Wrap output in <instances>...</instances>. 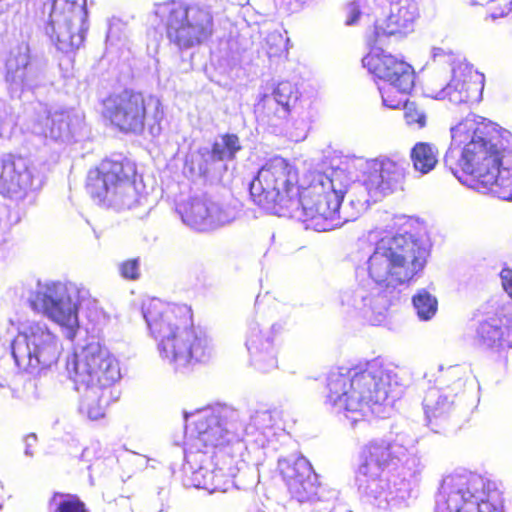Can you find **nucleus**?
<instances>
[{
  "instance_id": "nucleus-1",
  "label": "nucleus",
  "mask_w": 512,
  "mask_h": 512,
  "mask_svg": "<svg viewBox=\"0 0 512 512\" xmlns=\"http://www.w3.org/2000/svg\"><path fill=\"white\" fill-rule=\"evenodd\" d=\"M452 139L462 145L459 158L448 151L444 162L453 174L503 200L512 199V149L492 122L466 118L451 128Z\"/></svg>"
},
{
  "instance_id": "nucleus-2",
  "label": "nucleus",
  "mask_w": 512,
  "mask_h": 512,
  "mask_svg": "<svg viewBox=\"0 0 512 512\" xmlns=\"http://www.w3.org/2000/svg\"><path fill=\"white\" fill-rule=\"evenodd\" d=\"M249 194L253 203L268 213L290 216L302 208L307 217L324 219L336 216L344 198V193L327 176L302 187L297 167L279 155L260 167L250 182Z\"/></svg>"
},
{
  "instance_id": "nucleus-3",
  "label": "nucleus",
  "mask_w": 512,
  "mask_h": 512,
  "mask_svg": "<svg viewBox=\"0 0 512 512\" xmlns=\"http://www.w3.org/2000/svg\"><path fill=\"white\" fill-rule=\"evenodd\" d=\"M141 308L160 357L176 371L192 372L210 361L208 339L195 329L191 305L149 298L143 301Z\"/></svg>"
},
{
  "instance_id": "nucleus-4",
  "label": "nucleus",
  "mask_w": 512,
  "mask_h": 512,
  "mask_svg": "<svg viewBox=\"0 0 512 512\" xmlns=\"http://www.w3.org/2000/svg\"><path fill=\"white\" fill-rule=\"evenodd\" d=\"M186 432L191 444L186 451L190 466V485L209 493L226 492L230 485L229 476L212 464L217 450L228 444V431L215 413L197 412L186 417Z\"/></svg>"
},
{
  "instance_id": "nucleus-5",
  "label": "nucleus",
  "mask_w": 512,
  "mask_h": 512,
  "mask_svg": "<svg viewBox=\"0 0 512 512\" xmlns=\"http://www.w3.org/2000/svg\"><path fill=\"white\" fill-rule=\"evenodd\" d=\"M428 255L425 244L415 234L384 236L367 261L368 274L384 287L407 284L424 269Z\"/></svg>"
},
{
  "instance_id": "nucleus-6",
  "label": "nucleus",
  "mask_w": 512,
  "mask_h": 512,
  "mask_svg": "<svg viewBox=\"0 0 512 512\" xmlns=\"http://www.w3.org/2000/svg\"><path fill=\"white\" fill-rule=\"evenodd\" d=\"M153 14L164 25L169 42L179 50L205 44L215 31L212 12L199 5L167 1L156 4Z\"/></svg>"
},
{
  "instance_id": "nucleus-7",
  "label": "nucleus",
  "mask_w": 512,
  "mask_h": 512,
  "mask_svg": "<svg viewBox=\"0 0 512 512\" xmlns=\"http://www.w3.org/2000/svg\"><path fill=\"white\" fill-rule=\"evenodd\" d=\"M327 401L352 415L354 420L378 403V382L368 370L332 372L327 379Z\"/></svg>"
},
{
  "instance_id": "nucleus-8",
  "label": "nucleus",
  "mask_w": 512,
  "mask_h": 512,
  "mask_svg": "<svg viewBox=\"0 0 512 512\" xmlns=\"http://www.w3.org/2000/svg\"><path fill=\"white\" fill-rule=\"evenodd\" d=\"M76 389L89 387L114 388L121 378L117 359L99 343H89L75 352L66 363Z\"/></svg>"
},
{
  "instance_id": "nucleus-9",
  "label": "nucleus",
  "mask_w": 512,
  "mask_h": 512,
  "mask_svg": "<svg viewBox=\"0 0 512 512\" xmlns=\"http://www.w3.org/2000/svg\"><path fill=\"white\" fill-rule=\"evenodd\" d=\"M101 116L114 130L125 135H140L148 118V98L141 91L123 89L101 101Z\"/></svg>"
},
{
  "instance_id": "nucleus-10",
  "label": "nucleus",
  "mask_w": 512,
  "mask_h": 512,
  "mask_svg": "<svg viewBox=\"0 0 512 512\" xmlns=\"http://www.w3.org/2000/svg\"><path fill=\"white\" fill-rule=\"evenodd\" d=\"M56 337L38 323L28 326L12 342V356L19 368L43 370L56 364L60 355Z\"/></svg>"
},
{
  "instance_id": "nucleus-11",
  "label": "nucleus",
  "mask_w": 512,
  "mask_h": 512,
  "mask_svg": "<svg viewBox=\"0 0 512 512\" xmlns=\"http://www.w3.org/2000/svg\"><path fill=\"white\" fill-rule=\"evenodd\" d=\"M486 479L472 472L446 475L438 493L435 512H475L474 497L483 493Z\"/></svg>"
},
{
  "instance_id": "nucleus-12",
  "label": "nucleus",
  "mask_w": 512,
  "mask_h": 512,
  "mask_svg": "<svg viewBox=\"0 0 512 512\" xmlns=\"http://www.w3.org/2000/svg\"><path fill=\"white\" fill-rule=\"evenodd\" d=\"M135 174V164L127 158H104L88 171L85 187L92 198L105 200L117 194L119 188L129 183Z\"/></svg>"
},
{
  "instance_id": "nucleus-13",
  "label": "nucleus",
  "mask_w": 512,
  "mask_h": 512,
  "mask_svg": "<svg viewBox=\"0 0 512 512\" xmlns=\"http://www.w3.org/2000/svg\"><path fill=\"white\" fill-rule=\"evenodd\" d=\"M419 18L416 3L410 0H398L391 4L386 18L378 19L366 33L365 40L370 47H378L392 37H405L414 31Z\"/></svg>"
},
{
  "instance_id": "nucleus-14",
  "label": "nucleus",
  "mask_w": 512,
  "mask_h": 512,
  "mask_svg": "<svg viewBox=\"0 0 512 512\" xmlns=\"http://www.w3.org/2000/svg\"><path fill=\"white\" fill-rule=\"evenodd\" d=\"M278 471L292 498L299 502L320 498L322 487L318 475L306 458L279 460Z\"/></svg>"
},
{
  "instance_id": "nucleus-15",
  "label": "nucleus",
  "mask_w": 512,
  "mask_h": 512,
  "mask_svg": "<svg viewBox=\"0 0 512 512\" xmlns=\"http://www.w3.org/2000/svg\"><path fill=\"white\" fill-rule=\"evenodd\" d=\"M404 160L378 157L366 162L362 184L371 196H385L392 193L405 178Z\"/></svg>"
},
{
  "instance_id": "nucleus-16",
  "label": "nucleus",
  "mask_w": 512,
  "mask_h": 512,
  "mask_svg": "<svg viewBox=\"0 0 512 512\" xmlns=\"http://www.w3.org/2000/svg\"><path fill=\"white\" fill-rule=\"evenodd\" d=\"M37 189L30 161L19 154L8 153L1 160L0 193L23 199Z\"/></svg>"
},
{
  "instance_id": "nucleus-17",
  "label": "nucleus",
  "mask_w": 512,
  "mask_h": 512,
  "mask_svg": "<svg viewBox=\"0 0 512 512\" xmlns=\"http://www.w3.org/2000/svg\"><path fill=\"white\" fill-rule=\"evenodd\" d=\"M401 449V445L385 439L368 442L359 452L358 475L371 480L379 479L390 466L400 461Z\"/></svg>"
},
{
  "instance_id": "nucleus-18",
  "label": "nucleus",
  "mask_w": 512,
  "mask_h": 512,
  "mask_svg": "<svg viewBox=\"0 0 512 512\" xmlns=\"http://www.w3.org/2000/svg\"><path fill=\"white\" fill-rule=\"evenodd\" d=\"M363 66L376 79L383 83L415 79L413 67L403 58L397 57L382 49L368 52L362 59Z\"/></svg>"
},
{
  "instance_id": "nucleus-19",
  "label": "nucleus",
  "mask_w": 512,
  "mask_h": 512,
  "mask_svg": "<svg viewBox=\"0 0 512 512\" xmlns=\"http://www.w3.org/2000/svg\"><path fill=\"white\" fill-rule=\"evenodd\" d=\"M30 305L34 309L41 307L51 320L67 328L71 336L74 335L78 326V315L70 300L55 298L48 291H37L30 300Z\"/></svg>"
},
{
  "instance_id": "nucleus-20",
  "label": "nucleus",
  "mask_w": 512,
  "mask_h": 512,
  "mask_svg": "<svg viewBox=\"0 0 512 512\" xmlns=\"http://www.w3.org/2000/svg\"><path fill=\"white\" fill-rule=\"evenodd\" d=\"M476 339L487 348L512 347V318L502 311L485 319L476 330Z\"/></svg>"
},
{
  "instance_id": "nucleus-21",
  "label": "nucleus",
  "mask_w": 512,
  "mask_h": 512,
  "mask_svg": "<svg viewBox=\"0 0 512 512\" xmlns=\"http://www.w3.org/2000/svg\"><path fill=\"white\" fill-rule=\"evenodd\" d=\"M178 212L187 225L205 230L219 220L220 209L209 199L193 197L178 205Z\"/></svg>"
},
{
  "instance_id": "nucleus-22",
  "label": "nucleus",
  "mask_w": 512,
  "mask_h": 512,
  "mask_svg": "<svg viewBox=\"0 0 512 512\" xmlns=\"http://www.w3.org/2000/svg\"><path fill=\"white\" fill-rule=\"evenodd\" d=\"M484 80L479 75L454 77L448 83L446 94L454 103H478L482 99Z\"/></svg>"
},
{
  "instance_id": "nucleus-23",
  "label": "nucleus",
  "mask_w": 512,
  "mask_h": 512,
  "mask_svg": "<svg viewBox=\"0 0 512 512\" xmlns=\"http://www.w3.org/2000/svg\"><path fill=\"white\" fill-rule=\"evenodd\" d=\"M242 149L238 135L234 133H224L220 136V141H214L211 149L199 150L198 153L203 157L201 170L208 171L210 164L223 161H232L236 154Z\"/></svg>"
},
{
  "instance_id": "nucleus-24",
  "label": "nucleus",
  "mask_w": 512,
  "mask_h": 512,
  "mask_svg": "<svg viewBox=\"0 0 512 512\" xmlns=\"http://www.w3.org/2000/svg\"><path fill=\"white\" fill-rule=\"evenodd\" d=\"M80 403V412L91 420L103 418L108 406L117 400L114 388L89 387Z\"/></svg>"
},
{
  "instance_id": "nucleus-25",
  "label": "nucleus",
  "mask_w": 512,
  "mask_h": 512,
  "mask_svg": "<svg viewBox=\"0 0 512 512\" xmlns=\"http://www.w3.org/2000/svg\"><path fill=\"white\" fill-rule=\"evenodd\" d=\"M256 121L266 126H278L287 118L286 109L283 108L274 97L263 95L254 105Z\"/></svg>"
},
{
  "instance_id": "nucleus-26",
  "label": "nucleus",
  "mask_w": 512,
  "mask_h": 512,
  "mask_svg": "<svg viewBox=\"0 0 512 512\" xmlns=\"http://www.w3.org/2000/svg\"><path fill=\"white\" fill-rule=\"evenodd\" d=\"M439 151L429 142H417L411 149L410 158L416 171L426 174L438 163Z\"/></svg>"
},
{
  "instance_id": "nucleus-27",
  "label": "nucleus",
  "mask_w": 512,
  "mask_h": 512,
  "mask_svg": "<svg viewBox=\"0 0 512 512\" xmlns=\"http://www.w3.org/2000/svg\"><path fill=\"white\" fill-rule=\"evenodd\" d=\"M414 87V79L406 81H395L391 83H384L380 87V94L383 104L391 109H399L404 106L407 102V95L411 92Z\"/></svg>"
},
{
  "instance_id": "nucleus-28",
  "label": "nucleus",
  "mask_w": 512,
  "mask_h": 512,
  "mask_svg": "<svg viewBox=\"0 0 512 512\" xmlns=\"http://www.w3.org/2000/svg\"><path fill=\"white\" fill-rule=\"evenodd\" d=\"M32 64V56L28 49L19 50L10 55L6 61L7 81L12 83H24L28 79V69Z\"/></svg>"
},
{
  "instance_id": "nucleus-29",
  "label": "nucleus",
  "mask_w": 512,
  "mask_h": 512,
  "mask_svg": "<svg viewBox=\"0 0 512 512\" xmlns=\"http://www.w3.org/2000/svg\"><path fill=\"white\" fill-rule=\"evenodd\" d=\"M424 407L428 424L432 430L439 432V430L449 422L450 403L446 399L435 402L426 399Z\"/></svg>"
},
{
  "instance_id": "nucleus-30",
  "label": "nucleus",
  "mask_w": 512,
  "mask_h": 512,
  "mask_svg": "<svg viewBox=\"0 0 512 512\" xmlns=\"http://www.w3.org/2000/svg\"><path fill=\"white\" fill-rule=\"evenodd\" d=\"M475 512H503L504 499L502 493L486 480L483 493L474 497Z\"/></svg>"
},
{
  "instance_id": "nucleus-31",
  "label": "nucleus",
  "mask_w": 512,
  "mask_h": 512,
  "mask_svg": "<svg viewBox=\"0 0 512 512\" xmlns=\"http://www.w3.org/2000/svg\"><path fill=\"white\" fill-rule=\"evenodd\" d=\"M288 43L289 39L281 32H270L265 38L264 46V50L269 60L272 62L287 60L289 54Z\"/></svg>"
},
{
  "instance_id": "nucleus-32",
  "label": "nucleus",
  "mask_w": 512,
  "mask_h": 512,
  "mask_svg": "<svg viewBox=\"0 0 512 512\" xmlns=\"http://www.w3.org/2000/svg\"><path fill=\"white\" fill-rule=\"evenodd\" d=\"M87 30L88 26L84 18L79 27L69 25L58 38L59 48L66 52L79 49L84 44Z\"/></svg>"
},
{
  "instance_id": "nucleus-33",
  "label": "nucleus",
  "mask_w": 512,
  "mask_h": 512,
  "mask_svg": "<svg viewBox=\"0 0 512 512\" xmlns=\"http://www.w3.org/2000/svg\"><path fill=\"white\" fill-rule=\"evenodd\" d=\"M286 109V114L289 116L291 110L296 106L300 94L295 84L289 81L279 82L274 88L273 92L269 94Z\"/></svg>"
},
{
  "instance_id": "nucleus-34",
  "label": "nucleus",
  "mask_w": 512,
  "mask_h": 512,
  "mask_svg": "<svg viewBox=\"0 0 512 512\" xmlns=\"http://www.w3.org/2000/svg\"><path fill=\"white\" fill-rule=\"evenodd\" d=\"M58 498L60 501L56 504L54 512H89L85 502L76 494L54 492L49 503H54Z\"/></svg>"
},
{
  "instance_id": "nucleus-35",
  "label": "nucleus",
  "mask_w": 512,
  "mask_h": 512,
  "mask_svg": "<svg viewBox=\"0 0 512 512\" xmlns=\"http://www.w3.org/2000/svg\"><path fill=\"white\" fill-rule=\"evenodd\" d=\"M412 302L418 317L422 320L431 319L437 312V299L425 289L419 290L413 296Z\"/></svg>"
},
{
  "instance_id": "nucleus-36",
  "label": "nucleus",
  "mask_w": 512,
  "mask_h": 512,
  "mask_svg": "<svg viewBox=\"0 0 512 512\" xmlns=\"http://www.w3.org/2000/svg\"><path fill=\"white\" fill-rule=\"evenodd\" d=\"M404 119L407 125L422 129L426 126L427 116L424 110L415 102L408 101L404 106Z\"/></svg>"
},
{
  "instance_id": "nucleus-37",
  "label": "nucleus",
  "mask_w": 512,
  "mask_h": 512,
  "mask_svg": "<svg viewBox=\"0 0 512 512\" xmlns=\"http://www.w3.org/2000/svg\"><path fill=\"white\" fill-rule=\"evenodd\" d=\"M254 361L263 373L271 372L278 367L276 351L271 344L268 345L265 351L255 352Z\"/></svg>"
},
{
  "instance_id": "nucleus-38",
  "label": "nucleus",
  "mask_w": 512,
  "mask_h": 512,
  "mask_svg": "<svg viewBox=\"0 0 512 512\" xmlns=\"http://www.w3.org/2000/svg\"><path fill=\"white\" fill-rule=\"evenodd\" d=\"M488 16L495 20L511 15L512 17V0H492L487 7Z\"/></svg>"
},
{
  "instance_id": "nucleus-39",
  "label": "nucleus",
  "mask_w": 512,
  "mask_h": 512,
  "mask_svg": "<svg viewBox=\"0 0 512 512\" xmlns=\"http://www.w3.org/2000/svg\"><path fill=\"white\" fill-rule=\"evenodd\" d=\"M119 272L122 278L135 281L140 278V262L139 258L127 259L120 263Z\"/></svg>"
},
{
  "instance_id": "nucleus-40",
  "label": "nucleus",
  "mask_w": 512,
  "mask_h": 512,
  "mask_svg": "<svg viewBox=\"0 0 512 512\" xmlns=\"http://www.w3.org/2000/svg\"><path fill=\"white\" fill-rule=\"evenodd\" d=\"M362 15L361 7L355 3H349L346 10L345 24L348 26L355 25Z\"/></svg>"
},
{
  "instance_id": "nucleus-41",
  "label": "nucleus",
  "mask_w": 512,
  "mask_h": 512,
  "mask_svg": "<svg viewBox=\"0 0 512 512\" xmlns=\"http://www.w3.org/2000/svg\"><path fill=\"white\" fill-rule=\"evenodd\" d=\"M501 284L504 291L512 299V269L509 267H503L500 274Z\"/></svg>"
},
{
  "instance_id": "nucleus-42",
  "label": "nucleus",
  "mask_w": 512,
  "mask_h": 512,
  "mask_svg": "<svg viewBox=\"0 0 512 512\" xmlns=\"http://www.w3.org/2000/svg\"><path fill=\"white\" fill-rule=\"evenodd\" d=\"M338 210H340V207L338 208ZM313 219H322V217L318 216V217H314ZM323 220H325V219L323 218ZM328 220H330V221H337V222H335V225H338V223L340 221L339 211H337V214H336V216L334 218H329Z\"/></svg>"
},
{
  "instance_id": "nucleus-43",
  "label": "nucleus",
  "mask_w": 512,
  "mask_h": 512,
  "mask_svg": "<svg viewBox=\"0 0 512 512\" xmlns=\"http://www.w3.org/2000/svg\"><path fill=\"white\" fill-rule=\"evenodd\" d=\"M3 503H4V488L2 486H0V510L3 507Z\"/></svg>"
}]
</instances>
